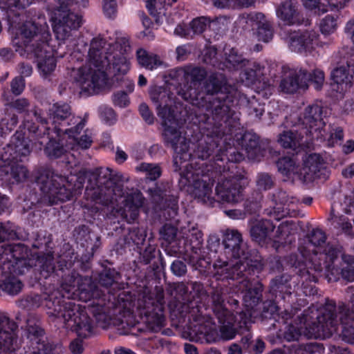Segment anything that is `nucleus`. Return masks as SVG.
Wrapping results in <instances>:
<instances>
[{
  "mask_svg": "<svg viewBox=\"0 0 354 354\" xmlns=\"http://www.w3.org/2000/svg\"><path fill=\"white\" fill-rule=\"evenodd\" d=\"M53 305V311L48 313L50 316L62 317L66 328L75 330L80 337L85 338L93 333V326L88 315L84 311H80L78 306L74 303L59 301L49 303L48 306Z\"/></svg>",
  "mask_w": 354,
  "mask_h": 354,
  "instance_id": "nucleus-1",
  "label": "nucleus"
},
{
  "mask_svg": "<svg viewBox=\"0 0 354 354\" xmlns=\"http://www.w3.org/2000/svg\"><path fill=\"white\" fill-rule=\"evenodd\" d=\"M337 310L334 302L326 303L316 320L308 324L306 335L308 338H327L336 331Z\"/></svg>",
  "mask_w": 354,
  "mask_h": 354,
  "instance_id": "nucleus-2",
  "label": "nucleus"
},
{
  "mask_svg": "<svg viewBox=\"0 0 354 354\" xmlns=\"http://www.w3.org/2000/svg\"><path fill=\"white\" fill-rule=\"evenodd\" d=\"M159 115L162 118V124L165 127L163 136L165 140L171 145L174 151L178 154H183L188 151L189 145L186 138L181 136L180 132L177 130L176 125V120L170 113L168 107L165 106Z\"/></svg>",
  "mask_w": 354,
  "mask_h": 354,
  "instance_id": "nucleus-3",
  "label": "nucleus"
},
{
  "mask_svg": "<svg viewBox=\"0 0 354 354\" xmlns=\"http://www.w3.org/2000/svg\"><path fill=\"white\" fill-rule=\"evenodd\" d=\"M85 178H87L93 186H97L100 189V194L106 197V200L114 192V188L117 184L118 178L111 174L109 169H95L93 171H81Z\"/></svg>",
  "mask_w": 354,
  "mask_h": 354,
  "instance_id": "nucleus-4",
  "label": "nucleus"
},
{
  "mask_svg": "<svg viewBox=\"0 0 354 354\" xmlns=\"http://www.w3.org/2000/svg\"><path fill=\"white\" fill-rule=\"evenodd\" d=\"M270 214L279 220L286 216H296L299 213V201L286 192L279 191L273 195Z\"/></svg>",
  "mask_w": 354,
  "mask_h": 354,
  "instance_id": "nucleus-5",
  "label": "nucleus"
},
{
  "mask_svg": "<svg viewBox=\"0 0 354 354\" xmlns=\"http://www.w3.org/2000/svg\"><path fill=\"white\" fill-rule=\"evenodd\" d=\"M350 0H301L304 7L315 15H322L328 13L322 22H335L338 19V15L333 8L339 9Z\"/></svg>",
  "mask_w": 354,
  "mask_h": 354,
  "instance_id": "nucleus-6",
  "label": "nucleus"
},
{
  "mask_svg": "<svg viewBox=\"0 0 354 354\" xmlns=\"http://www.w3.org/2000/svg\"><path fill=\"white\" fill-rule=\"evenodd\" d=\"M301 120L302 123L308 129L313 139H319L325 137L323 131L325 123L322 119V109L318 105L308 106L306 108Z\"/></svg>",
  "mask_w": 354,
  "mask_h": 354,
  "instance_id": "nucleus-7",
  "label": "nucleus"
},
{
  "mask_svg": "<svg viewBox=\"0 0 354 354\" xmlns=\"http://www.w3.org/2000/svg\"><path fill=\"white\" fill-rule=\"evenodd\" d=\"M59 6L46 8L50 22H82L83 15L79 10L72 11L68 8L69 0H55Z\"/></svg>",
  "mask_w": 354,
  "mask_h": 354,
  "instance_id": "nucleus-8",
  "label": "nucleus"
},
{
  "mask_svg": "<svg viewBox=\"0 0 354 354\" xmlns=\"http://www.w3.org/2000/svg\"><path fill=\"white\" fill-rule=\"evenodd\" d=\"M243 188L237 178L224 179L216 187V194L221 201L235 203L243 198Z\"/></svg>",
  "mask_w": 354,
  "mask_h": 354,
  "instance_id": "nucleus-9",
  "label": "nucleus"
},
{
  "mask_svg": "<svg viewBox=\"0 0 354 354\" xmlns=\"http://www.w3.org/2000/svg\"><path fill=\"white\" fill-rule=\"evenodd\" d=\"M324 160L317 153L310 154L304 161L300 174L306 183H310L324 174Z\"/></svg>",
  "mask_w": 354,
  "mask_h": 354,
  "instance_id": "nucleus-10",
  "label": "nucleus"
},
{
  "mask_svg": "<svg viewBox=\"0 0 354 354\" xmlns=\"http://www.w3.org/2000/svg\"><path fill=\"white\" fill-rule=\"evenodd\" d=\"M106 41L101 37L93 38L90 44V48L88 53V62L94 66L98 68L108 59L106 54L112 55V50L107 48L109 46Z\"/></svg>",
  "mask_w": 354,
  "mask_h": 354,
  "instance_id": "nucleus-11",
  "label": "nucleus"
},
{
  "mask_svg": "<svg viewBox=\"0 0 354 354\" xmlns=\"http://www.w3.org/2000/svg\"><path fill=\"white\" fill-rule=\"evenodd\" d=\"M275 226L269 220H261L254 223L250 228V236L259 245H265L272 242V234Z\"/></svg>",
  "mask_w": 354,
  "mask_h": 354,
  "instance_id": "nucleus-12",
  "label": "nucleus"
},
{
  "mask_svg": "<svg viewBox=\"0 0 354 354\" xmlns=\"http://www.w3.org/2000/svg\"><path fill=\"white\" fill-rule=\"evenodd\" d=\"M339 320L342 326V337L349 343H354V309L344 304L339 306Z\"/></svg>",
  "mask_w": 354,
  "mask_h": 354,
  "instance_id": "nucleus-13",
  "label": "nucleus"
},
{
  "mask_svg": "<svg viewBox=\"0 0 354 354\" xmlns=\"http://www.w3.org/2000/svg\"><path fill=\"white\" fill-rule=\"evenodd\" d=\"M85 124V119H80V122L76 124L74 128L66 130V133L68 135L70 140L69 142L66 144V147L70 149H75V148H80L82 149H88L92 142L91 139L86 135L82 136L80 138H76L75 135H77L83 129Z\"/></svg>",
  "mask_w": 354,
  "mask_h": 354,
  "instance_id": "nucleus-14",
  "label": "nucleus"
},
{
  "mask_svg": "<svg viewBox=\"0 0 354 354\" xmlns=\"http://www.w3.org/2000/svg\"><path fill=\"white\" fill-rule=\"evenodd\" d=\"M276 13L279 19L284 22H309L305 21L303 15L299 12L292 0H285L277 8Z\"/></svg>",
  "mask_w": 354,
  "mask_h": 354,
  "instance_id": "nucleus-15",
  "label": "nucleus"
},
{
  "mask_svg": "<svg viewBox=\"0 0 354 354\" xmlns=\"http://www.w3.org/2000/svg\"><path fill=\"white\" fill-rule=\"evenodd\" d=\"M10 29L17 37L15 39H21L24 47H27L39 32L37 24H12Z\"/></svg>",
  "mask_w": 354,
  "mask_h": 354,
  "instance_id": "nucleus-16",
  "label": "nucleus"
},
{
  "mask_svg": "<svg viewBox=\"0 0 354 354\" xmlns=\"http://www.w3.org/2000/svg\"><path fill=\"white\" fill-rule=\"evenodd\" d=\"M183 71L185 80L190 89L198 90L207 77V71L202 67L187 66Z\"/></svg>",
  "mask_w": 354,
  "mask_h": 354,
  "instance_id": "nucleus-17",
  "label": "nucleus"
},
{
  "mask_svg": "<svg viewBox=\"0 0 354 354\" xmlns=\"http://www.w3.org/2000/svg\"><path fill=\"white\" fill-rule=\"evenodd\" d=\"M225 248L230 249L234 258L238 259L244 254L242 249L243 239L241 234L235 230L227 231L223 241Z\"/></svg>",
  "mask_w": 354,
  "mask_h": 354,
  "instance_id": "nucleus-18",
  "label": "nucleus"
},
{
  "mask_svg": "<svg viewBox=\"0 0 354 354\" xmlns=\"http://www.w3.org/2000/svg\"><path fill=\"white\" fill-rule=\"evenodd\" d=\"M37 66L44 75L53 72L56 66V62L52 51H47L42 47L35 50Z\"/></svg>",
  "mask_w": 354,
  "mask_h": 354,
  "instance_id": "nucleus-19",
  "label": "nucleus"
},
{
  "mask_svg": "<svg viewBox=\"0 0 354 354\" xmlns=\"http://www.w3.org/2000/svg\"><path fill=\"white\" fill-rule=\"evenodd\" d=\"M278 142L284 149L296 150L305 147L301 134L290 130L284 131L280 133Z\"/></svg>",
  "mask_w": 354,
  "mask_h": 354,
  "instance_id": "nucleus-20",
  "label": "nucleus"
},
{
  "mask_svg": "<svg viewBox=\"0 0 354 354\" xmlns=\"http://www.w3.org/2000/svg\"><path fill=\"white\" fill-rule=\"evenodd\" d=\"M224 291L222 288H216L211 294L212 307L221 322H225V317L229 313L225 306Z\"/></svg>",
  "mask_w": 354,
  "mask_h": 354,
  "instance_id": "nucleus-21",
  "label": "nucleus"
},
{
  "mask_svg": "<svg viewBox=\"0 0 354 354\" xmlns=\"http://www.w3.org/2000/svg\"><path fill=\"white\" fill-rule=\"evenodd\" d=\"M4 255H11L15 259L16 263H20L27 268L28 266L25 263L28 262L29 258H31L30 254H33L22 244L4 245Z\"/></svg>",
  "mask_w": 354,
  "mask_h": 354,
  "instance_id": "nucleus-22",
  "label": "nucleus"
},
{
  "mask_svg": "<svg viewBox=\"0 0 354 354\" xmlns=\"http://www.w3.org/2000/svg\"><path fill=\"white\" fill-rule=\"evenodd\" d=\"M177 0H146V6L150 15L155 17V22H162L167 7Z\"/></svg>",
  "mask_w": 354,
  "mask_h": 354,
  "instance_id": "nucleus-23",
  "label": "nucleus"
},
{
  "mask_svg": "<svg viewBox=\"0 0 354 354\" xmlns=\"http://www.w3.org/2000/svg\"><path fill=\"white\" fill-rule=\"evenodd\" d=\"M316 37L315 32H309L306 30L302 33L292 36L290 37V46L295 51L301 52L310 47Z\"/></svg>",
  "mask_w": 354,
  "mask_h": 354,
  "instance_id": "nucleus-24",
  "label": "nucleus"
},
{
  "mask_svg": "<svg viewBox=\"0 0 354 354\" xmlns=\"http://www.w3.org/2000/svg\"><path fill=\"white\" fill-rule=\"evenodd\" d=\"M136 57L140 65L150 70L162 64V62L157 55L149 54L144 48L137 50Z\"/></svg>",
  "mask_w": 354,
  "mask_h": 354,
  "instance_id": "nucleus-25",
  "label": "nucleus"
},
{
  "mask_svg": "<svg viewBox=\"0 0 354 354\" xmlns=\"http://www.w3.org/2000/svg\"><path fill=\"white\" fill-rule=\"evenodd\" d=\"M31 258H29L28 262L25 263L28 268H32L39 266L44 270H50L53 269V256L52 254H44L39 256L37 253L30 254Z\"/></svg>",
  "mask_w": 354,
  "mask_h": 354,
  "instance_id": "nucleus-26",
  "label": "nucleus"
},
{
  "mask_svg": "<svg viewBox=\"0 0 354 354\" xmlns=\"http://www.w3.org/2000/svg\"><path fill=\"white\" fill-rule=\"evenodd\" d=\"M8 319L0 314V354H6L12 346V334L6 329Z\"/></svg>",
  "mask_w": 354,
  "mask_h": 354,
  "instance_id": "nucleus-27",
  "label": "nucleus"
},
{
  "mask_svg": "<svg viewBox=\"0 0 354 354\" xmlns=\"http://www.w3.org/2000/svg\"><path fill=\"white\" fill-rule=\"evenodd\" d=\"M147 324L149 328L152 331H158L164 325L165 317L163 310L161 308H156L153 311L146 313Z\"/></svg>",
  "mask_w": 354,
  "mask_h": 354,
  "instance_id": "nucleus-28",
  "label": "nucleus"
},
{
  "mask_svg": "<svg viewBox=\"0 0 354 354\" xmlns=\"http://www.w3.org/2000/svg\"><path fill=\"white\" fill-rule=\"evenodd\" d=\"M71 115V107L69 104L64 103L53 104L49 109L50 118L53 122H60L68 118Z\"/></svg>",
  "mask_w": 354,
  "mask_h": 354,
  "instance_id": "nucleus-29",
  "label": "nucleus"
},
{
  "mask_svg": "<svg viewBox=\"0 0 354 354\" xmlns=\"http://www.w3.org/2000/svg\"><path fill=\"white\" fill-rule=\"evenodd\" d=\"M331 79L335 84L341 86V89L346 88L351 83V77L348 69L344 66H339L334 68L331 73Z\"/></svg>",
  "mask_w": 354,
  "mask_h": 354,
  "instance_id": "nucleus-30",
  "label": "nucleus"
},
{
  "mask_svg": "<svg viewBox=\"0 0 354 354\" xmlns=\"http://www.w3.org/2000/svg\"><path fill=\"white\" fill-rule=\"evenodd\" d=\"M15 153L19 156H25L30 152V140L21 132H17L12 143Z\"/></svg>",
  "mask_w": 354,
  "mask_h": 354,
  "instance_id": "nucleus-31",
  "label": "nucleus"
},
{
  "mask_svg": "<svg viewBox=\"0 0 354 354\" xmlns=\"http://www.w3.org/2000/svg\"><path fill=\"white\" fill-rule=\"evenodd\" d=\"M79 290L82 297H84L86 299L98 297L100 293L96 285L91 281L90 278L86 277L82 279L81 283L79 284Z\"/></svg>",
  "mask_w": 354,
  "mask_h": 354,
  "instance_id": "nucleus-32",
  "label": "nucleus"
},
{
  "mask_svg": "<svg viewBox=\"0 0 354 354\" xmlns=\"http://www.w3.org/2000/svg\"><path fill=\"white\" fill-rule=\"evenodd\" d=\"M212 183L203 179H196L192 185V194L194 197L203 198L212 192Z\"/></svg>",
  "mask_w": 354,
  "mask_h": 354,
  "instance_id": "nucleus-33",
  "label": "nucleus"
},
{
  "mask_svg": "<svg viewBox=\"0 0 354 354\" xmlns=\"http://www.w3.org/2000/svg\"><path fill=\"white\" fill-rule=\"evenodd\" d=\"M283 77L280 83L281 91L286 93H294L299 88V83L295 80V77L291 74V69L283 68Z\"/></svg>",
  "mask_w": 354,
  "mask_h": 354,
  "instance_id": "nucleus-34",
  "label": "nucleus"
},
{
  "mask_svg": "<svg viewBox=\"0 0 354 354\" xmlns=\"http://www.w3.org/2000/svg\"><path fill=\"white\" fill-rule=\"evenodd\" d=\"M66 183H68V181L65 177L52 174L50 177L48 178L47 180L43 183L42 189L50 197L53 196V188L59 189V186L65 185Z\"/></svg>",
  "mask_w": 354,
  "mask_h": 354,
  "instance_id": "nucleus-35",
  "label": "nucleus"
},
{
  "mask_svg": "<svg viewBox=\"0 0 354 354\" xmlns=\"http://www.w3.org/2000/svg\"><path fill=\"white\" fill-rule=\"evenodd\" d=\"M144 200L140 192H135L129 197L127 207H128V212H130V216L133 220L138 216V209L143 205Z\"/></svg>",
  "mask_w": 354,
  "mask_h": 354,
  "instance_id": "nucleus-36",
  "label": "nucleus"
},
{
  "mask_svg": "<svg viewBox=\"0 0 354 354\" xmlns=\"http://www.w3.org/2000/svg\"><path fill=\"white\" fill-rule=\"evenodd\" d=\"M109 50H112L113 58L122 57L130 50L129 41L126 38H120L114 44L109 45Z\"/></svg>",
  "mask_w": 354,
  "mask_h": 354,
  "instance_id": "nucleus-37",
  "label": "nucleus"
},
{
  "mask_svg": "<svg viewBox=\"0 0 354 354\" xmlns=\"http://www.w3.org/2000/svg\"><path fill=\"white\" fill-rule=\"evenodd\" d=\"M6 173H10L17 183L24 182L28 177L27 168L23 165L16 162L10 165V171H6Z\"/></svg>",
  "mask_w": 354,
  "mask_h": 354,
  "instance_id": "nucleus-38",
  "label": "nucleus"
},
{
  "mask_svg": "<svg viewBox=\"0 0 354 354\" xmlns=\"http://www.w3.org/2000/svg\"><path fill=\"white\" fill-rule=\"evenodd\" d=\"M68 149L66 145L64 147L62 144L55 140H50L45 148V152L47 156L51 158H57L65 153Z\"/></svg>",
  "mask_w": 354,
  "mask_h": 354,
  "instance_id": "nucleus-39",
  "label": "nucleus"
},
{
  "mask_svg": "<svg viewBox=\"0 0 354 354\" xmlns=\"http://www.w3.org/2000/svg\"><path fill=\"white\" fill-rule=\"evenodd\" d=\"M290 234L289 227L285 223H281L277 230L272 234V241L273 246L277 248L279 244L286 242V239Z\"/></svg>",
  "mask_w": 354,
  "mask_h": 354,
  "instance_id": "nucleus-40",
  "label": "nucleus"
},
{
  "mask_svg": "<svg viewBox=\"0 0 354 354\" xmlns=\"http://www.w3.org/2000/svg\"><path fill=\"white\" fill-rule=\"evenodd\" d=\"M255 34L258 40L268 42L273 37L274 30L270 24H258Z\"/></svg>",
  "mask_w": 354,
  "mask_h": 354,
  "instance_id": "nucleus-41",
  "label": "nucleus"
},
{
  "mask_svg": "<svg viewBox=\"0 0 354 354\" xmlns=\"http://www.w3.org/2000/svg\"><path fill=\"white\" fill-rule=\"evenodd\" d=\"M221 86V82L215 74L210 75L204 84L206 93L210 95L218 93Z\"/></svg>",
  "mask_w": 354,
  "mask_h": 354,
  "instance_id": "nucleus-42",
  "label": "nucleus"
},
{
  "mask_svg": "<svg viewBox=\"0 0 354 354\" xmlns=\"http://www.w3.org/2000/svg\"><path fill=\"white\" fill-rule=\"evenodd\" d=\"M73 192L70 188V185L68 183H66L65 185H63L62 187H59V189L57 188H53V196L50 197H53L55 199L61 201H65L70 200L72 197Z\"/></svg>",
  "mask_w": 354,
  "mask_h": 354,
  "instance_id": "nucleus-43",
  "label": "nucleus"
},
{
  "mask_svg": "<svg viewBox=\"0 0 354 354\" xmlns=\"http://www.w3.org/2000/svg\"><path fill=\"white\" fill-rule=\"evenodd\" d=\"M213 104L212 113L215 117L221 120L228 117L230 108L224 102L215 99L214 100Z\"/></svg>",
  "mask_w": 354,
  "mask_h": 354,
  "instance_id": "nucleus-44",
  "label": "nucleus"
},
{
  "mask_svg": "<svg viewBox=\"0 0 354 354\" xmlns=\"http://www.w3.org/2000/svg\"><path fill=\"white\" fill-rule=\"evenodd\" d=\"M140 170L146 172L147 178L151 180H156L161 174V169L158 166L149 163H142L140 166Z\"/></svg>",
  "mask_w": 354,
  "mask_h": 354,
  "instance_id": "nucleus-45",
  "label": "nucleus"
},
{
  "mask_svg": "<svg viewBox=\"0 0 354 354\" xmlns=\"http://www.w3.org/2000/svg\"><path fill=\"white\" fill-rule=\"evenodd\" d=\"M72 28L69 24H54L53 31L58 39L64 40L71 35Z\"/></svg>",
  "mask_w": 354,
  "mask_h": 354,
  "instance_id": "nucleus-46",
  "label": "nucleus"
},
{
  "mask_svg": "<svg viewBox=\"0 0 354 354\" xmlns=\"http://www.w3.org/2000/svg\"><path fill=\"white\" fill-rule=\"evenodd\" d=\"M91 82L93 88L103 86L106 84V75L100 68L94 70L91 75Z\"/></svg>",
  "mask_w": 354,
  "mask_h": 354,
  "instance_id": "nucleus-47",
  "label": "nucleus"
},
{
  "mask_svg": "<svg viewBox=\"0 0 354 354\" xmlns=\"http://www.w3.org/2000/svg\"><path fill=\"white\" fill-rule=\"evenodd\" d=\"M162 238L168 243L174 242L177 234V228L170 224H165L160 230Z\"/></svg>",
  "mask_w": 354,
  "mask_h": 354,
  "instance_id": "nucleus-48",
  "label": "nucleus"
},
{
  "mask_svg": "<svg viewBox=\"0 0 354 354\" xmlns=\"http://www.w3.org/2000/svg\"><path fill=\"white\" fill-rule=\"evenodd\" d=\"M274 181L268 174H261L257 178V185L258 189L261 191L270 189L274 187Z\"/></svg>",
  "mask_w": 354,
  "mask_h": 354,
  "instance_id": "nucleus-49",
  "label": "nucleus"
},
{
  "mask_svg": "<svg viewBox=\"0 0 354 354\" xmlns=\"http://www.w3.org/2000/svg\"><path fill=\"white\" fill-rule=\"evenodd\" d=\"M26 125L28 131L35 136V138L38 140L40 145H43V142L40 141L39 139L48 134L49 129L46 127L39 129V127L30 122H28Z\"/></svg>",
  "mask_w": 354,
  "mask_h": 354,
  "instance_id": "nucleus-50",
  "label": "nucleus"
},
{
  "mask_svg": "<svg viewBox=\"0 0 354 354\" xmlns=\"http://www.w3.org/2000/svg\"><path fill=\"white\" fill-rule=\"evenodd\" d=\"M115 281V272L110 270H104L99 277L100 284L105 288L111 287Z\"/></svg>",
  "mask_w": 354,
  "mask_h": 354,
  "instance_id": "nucleus-51",
  "label": "nucleus"
},
{
  "mask_svg": "<svg viewBox=\"0 0 354 354\" xmlns=\"http://www.w3.org/2000/svg\"><path fill=\"white\" fill-rule=\"evenodd\" d=\"M322 348L316 343L299 345L295 351L296 354H315L320 352Z\"/></svg>",
  "mask_w": 354,
  "mask_h": 354,
  "instance_id": "nucleus-52",
  "label": "nucleus"
},
{
  "mask_svg": "<svg viewBox=\"0 0 354 354\" xmlns=\"http://www.w3.org/2000/svg\"><path fill=\"white\" fill-rule=\"evenodd\" d=\"M103 11L107 18L113 19L117 12L116 0H103Z\"/></svg>",
  "mask_w": 354,
  "mask_h": 354,
  "instance_id": "nucleus-53",
  "label": "nucleus"
},
{
  "mask_svg": "<svg viewBox=\"0 0 354 354\" xmlns=\"http://www.w3.org/2000/svg\"><path fill=\"white\" fill-rule=\"evenodd\" d=\"M62 353V347L59 344L47 342L43 344L42 348L35 354H61Z\"/></svg>",
  "mask_w": 354,
  "mask_h": 354,
  "instance_id": "nucleus-54",
  "label": "nucleus"
},
{
  "mask_svg": "<svg viewBox=\"0 0 354 354\" xmlns=\"http://www.w3.org/2000/svg\"><path fill=\"white\" fill-rule=\"evenodd\" d=\"M22 288L21 282L17 279H11L4 283V290L9 294L15 295L21 291Z\"/></svg>",
  "mask_w": 354,
  "mask_h": 354,
  "instance_id": "nucleus-55",
  "label": "nucleus"
},
{
  "mask_svg": "<svg viewBox=\"0 0 354 354\" xmlns=\"http://www.w3.org/2000/svg\"><path fill=\"white\" fill-rule=\"evenodd\" d=\"M9 105L18 113H28L30 102L26 98H18L10 102Z\"/></svg>",
  "mask_w": 354,
  "mask_h": 354,
  "instance_id": "nucleus-56",
  "label": "nucleus"
},
{
  "mask_svg": "<svg viewBox=\"0 0 354 354\" xmlns=\"http://www.w3.org/2000/svg\"><path fill=\"white\" fill-rule=\"evenodd\" d=\"M325 76L323 71L320 69H315L310 73V81L313 82L316 88H322L324 83Z\"/></svg>",
  "mask_w": 354,
  "mask_h": 354,
  "instance_id": "nucleus-57",
  "label": "nucleus"
},
{
  "mask_svg": "<svg viewBox=\"0 0 354 354\" xmlns=\"http://www.w3.org/2000/svg\"><path fill=\"white\" fill-rule=\"evenodd\" d=\"M291 74L295 78V80H297L299 86H304L307 85V82L310 81V73H308L306 70L300 69L298 71H294L291 69Z\"/></svg>",
  "mask_w": 354,
  "mask_h": 354,
  "instance_id": "nucleus-58",
  "label": "nucleus"
},
{
  "mask_svg": "<svg viewBox=\"0 0 354 354\" xmlns=\"http://www.w3.org/2000/svg\"><path fill=\"white\" fill-rule=\"evenodd\" d=\"M150 299L153 300L152 301V305H154V302L156 303V308H161L162 309V306L164 304V290L162 287L156 286L154 289L152 295L150 296Z\"/></svg>",
  "mask_w": 354,
  "mask_h": 354,
  "instance_id": "nucleus-59",
  "label": "nucleus"
},
{
  "mask_svg": "<svg viewBox=\"0 0 354 354\" xmlns=\"http://www.w3.org/2000/svg\"><path fill=\"white\" fill-rule=\"evenodd\" d=\"M113 68L120 74H125L129 69V64L124 56L113 58Z\"/></svg>",
  "mask_w": 354,
  "mask_h": 354,
  "instance_id": "nucleus-60",
  "label": "nucleus"
},
{
  "mask_svg": "<svg viewBox=\"0 0 354 354\" xmlns=\"http://www.w3.org/2000/svg\"><path fill=\"white\" fill-rule=\"evenodd\" d=\"M326 236L324 232L320 230H315L312 232L309 236L310 242L315 245L320 246L326 241Z\"/></svg>",
  "mask_w": 354,
  "mask_h": 354,
  "instance_id": "nucleus-61",
  "label": "nucleus"
},
{
  "mask_svg": "<svg viewBox=\"0 0 354 354\" xmlns=\"http://www.w3.org/2000/svg\"><path fill=\"white\" fill-rule=\"evenodd\" d=\"M277 165L281 172L287 174L293 168L294 164L290 158L283 157L277 161Z\"/></svg>",
  "mask_w": 354,
  "mask_h": 354,
  "instance_id": "nucleus-62",
  "label": "nucleus"
},
{
  "mask_svg": "<svg viewBox=\"0 0 354 354\" xmlns=\"http://www.w3.org/2000/svg\"><path fill=\"white\" fill-rule=\"evenodd\" d=\"M301 335L300 330L293 325H289L284 333V337L288 342L298 340Z\"/></svg>",
  "mask_w": 354,
  "mask_h": 354,
  "instance_id": "nucleus-63",
  "label": "nucleus"
},
{
  "mask_svg": "<svg viewBox=\"0 0 354 354\" xmlns=\"http://www.w3.org/2000/svg\"><path fill=\"white\" fill-rule=\"evenodd\" d=\"M221 337L224 340L234 338L236 334V330L230 325H223L220 328Z\"/></svg>",
  "mask_w": 354,
  "mask_h": 354,
  "instance_id": "nucleus-64",
  "label": "nucleus"
}]
</instances>
